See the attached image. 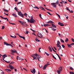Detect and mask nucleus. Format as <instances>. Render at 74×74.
Instances as JSON below:
<instances>
[{
	"mask_svg": "<svg viewBox=\"0 0 74 74\" xmlns=\"http://www.w3.org/2000/svg\"><path fill=\"white\" fill-rule=\"evenodd\" d=\"M31 17V18H30V19L29 20V19H28L27 20L28 23H29V22H30V23H34V22H35L36 21L34 19H33V16H32Z\"/></svg>",
	"mask_w": 74,
	"mask_h": 74,
	"instance_id": "obj_1",
	"label": "nucleus"
},
{
	"mask_svg": "<svg viewBox=\"0 0 74 74\" xmlns=\"http://www.w3.org/2000/svg\"><path fill=\"white\" fill-rule=\"evenodd\" d=\"M0 55L1 56H2L3 59L4 60V61H5V62H6V63H10V62H7V61H6L4 60V59H5V58H6V57H7V56L6 54H4L3 55H1V54H0Z\"/></svg>",
	"mask_w": 74,
	"mask_h": 74,
	"instance_id": "obj_2",
	"label": "nucleus"
},
{
	"mask_svg": "<svg viewBox=\"0 0 74 74\" xmlns=\"http://www.w3.org/2000/svg\"><path fill=\"white\" fill-rule=\"evenodd\" d=\"M13 63H14V62H12L9 65L10 67V69L11 70H12V69H14V67H13V66H12V65H10L12 64H13Z\"/></svg>",
	"mask_w": 74,
	"mask_h": 74,
	"instance_id": "obj_3",
	"label": "nucleus"
},
{
	"mask_svg": "<svg viewBox=\"0 0 74 74\" xmlns=\"http://www.w3.org/2000/svg\"><path fill=\"white\" fill-rule=\"evenodd\" d=\"M18 15H19V16H21V17H22L23 18L24 16L23 14L20 11H18Z\"/></svg>",
	"mask_w": 74,
	"mask_h": 74,
	"instance_id": "obj_4",
	"label": "nucleus"
},
{
	"mask_svg": "<svg viewBox=\"0 0 74 74\" xmlns=\"http://www.w3.org/2000/svg\"><path fill=\"white\" fill-rule=\"evenodd\" d=\"M30 70L31 72L33 74H34H34L36 73V70H35V69L34 68L33 70V69H31Z\"/></svg>",
	"mask_w": 74,
	"mask_h": 74,
	"instance_id": "obj_5",
	"label": "nucleus"
},
{
	"mask_svg": "<svg viewBox=\"0 0 74 74\" xmlns=\"http://www.w3.org/2000/svg\"><path fill=\"white\" fill-rule=\"evenodd\" d=\"M38 37L40 38H42V35L40 33H38L37 34Z\"/></svg>",
	"mask_w": 74,
	"mask_h": 74,
	"instance_id": "obj_6",
	"label": "nucleus"
},
{
	"mask_svg": "<svg viewBox=\"0 0 74 74\" xmlns=\"http://www.w3.org/2000/svg\"><path fill=\"white\" fill-rule=\"evenodd\" d=\"M48 65H49V64L48 63H47L43 67V70H45V69H46V68H47V67Z\"/></svg>",
	"mask_w": 74,
	"mask_h": 74,
	"instance_id": "obj_7",
	"label": "nucleus"
},
{
	"mask_svg": "<svg viewBox=\"0 0 74 74\" xmlns=\"http://www.w3.org/2000/svg\"><path fill=\"white\" fill-rule=\"evenodd\" d=\"M11 52H12V53H18L17 52V51H16V50H13L12 49L11 50H10Z\"/></svg>",
	"mask_w": 74,
	"mask_h": 74,
	"instance_id": "obj_8",
	"label": "nucleus"
},
{
	"mask_svg": "<svg viewBox=\"0 0 74 74\" xmlns=\"http://www.w3.org/2000/svg\"><path fill=\"white\" fill-rule=\"evenodd\" d=\"M59 4V0H57L56 2L55 3H51V4H52V5H54V4Z\"/></svg>",
	"mask_w": 74,
	"mask_h": 74,
	"instance_id": "obj_9",
	"label": "nucleus"
},
{
	"mask_svg": "<svg viewBox=\"0 0 74 74\" xmlns=\"http://www.w3.org/2000/svg\"><path fill=\"white\" fill-rule=\"evenodd\" d=\"M58 24L59 25H60V26H64V24H63L62 23L60 22H59L58 23Z\"/></svg>",
	"mask_w": 74,
	"mask_h": 74,
	"instance_id": "obj_10",
	"label": "nucleus"
},
{
	"mask_svg": "<svg viewBox=\"0 0 74 74\" xmlns=\"http://www.w3.org/2000/svg\"><path fill=\"white\" fill-rule=\"evenodd\" d=\"M46 23H54V22L51 21H50L47 22Z\"/></svg>",
	"mask_w": 74,
	"mask_h": 74,
	"instance_id": "obj_11",
	"label": "nucleus"
},
{
	"mask_svg": "<svg viewBox=\"0 0 74 74\" xmlns=\"http://www.w3.org/2000/svg\"><path fill=\"white\" fill-rule=\"evenodd\" d=\"M18 59L19 60H23V59H22V58L19 57V56H17L16 57V59L17 60H18Z\"/></svg>",
	"mask_w": 74,
	"mask_h": 74,
	"instance_id": "obj_12",
	"label": "nucleus"
},
{
	"mask_svg": "<svg viewBox=\"0 0 74 74\" xmlns=\"http://www.w3.org/2000/svg\"><path fill=\"white\" fill-rule=\"evenodd\" d=\"M18 36H19V37H20V38H21L23 39V40H25V37H22V36H20L19 34H18Z\"/></svg>",
	"mask_w": 74,
	"mask_h": 74,
	"instance_id": "obj_13",
	"label": "nucleus"
},
{
	"mask_svg": "<svg viewBox=\"0 0 74 74\" xmlns=\"http://www.w3.org/2000/svg\"><path fill=\"white\" fill-rule=\"evenodd\" d=\"M5 70L7 72H8V71H11V69H5Z\"/></svg>",
	"mask_w": 74,
	"mask_h": 74,
	"instance_id": "obj_14",
	"label": "nucleus"
},
{
	"mask_svg": "<svg viewBox=\"0 0 74 74\" xmlns=\"http://www.w3.org/2000/svg\"><path fill=\"white\" fill-rule=\"evenodd\" d=\"M48 48L50 52H52V49H51V48L50 46H49Z\"/></svg>",
	"mask_w": 74,
	"mask_h": 74,
	"instance_id": "obj_15",
	"label": "nucleus"
},
{
	"mask_svg": "<svg viewBox=\"0 0 74 74\" xmlns=\"http://www.w3.org/2000/svg\"><path fill=\"white\" fill-rule=\"evenodd\" d=\"M3 42L4 43V45H6L9 46V44L7 42Z\"/></svg>",
	"mask_w": 74,
	"mask_h": 74,
	"instance_id": "obj_16",
	"label": "nucleus"
},
{
	"mask_svg": "<svg viewBox=\"0 0 74 74\" xmlns=\"http://www.w3.org/2000/svg\"><path fill=\"white\" fill-rule=\"evenodd\" d=\"M32 56V58H33L35 59V60H37V58L36 57H35V56Z\"/></svg>",
	"mask_w": 74,
	"mask_h": 74,
	"instance_id": "obj_17",
	"label": "nucleus"
},
{
	"mask_svg": "<svg viewBox=\"0 0 74 74\" xmlns=\"http://www.w3.org/2000/svg\"><path fill=\"white\" fill-rule=\"evenodd\" d=\"M0 17H1V18L2 19H5V20H6L7 19V18L3 17L1 16H0Z\"/></svg>",
	"mask_w": 74,
	"mask_h": 74,
	"instance_id": "obj_18",
	"label": "nucleus"
},
{
	"mask_svg": "<svg viewBox=\"0 0 74 74\" xmlns=\"http://www.w3.org/2000/svg\"><path fill=\"white\" fill-rule=\"evenodd\" d=\"M58 69L59 71H62V67H60Z\"/></svg>",
	"mask_w": 74,
	"mask_h": 74,
	"instance_id": "obj_19",
	"label": "nucleus"
},
{
	"mask_svg": "<svg viewBox=\"0 0 74 74\" xmlns=\"http://www.w3.org/2000/svg\"><path fill=\"white\" fill-rule=\"evenodd\" d=\"M10 37H12V38H16V36H13L12 35H10Z\"/></svg>",
	"mask_w": 74,
	"mask_h": 74,
	"instance_id": "obj_20",
	"label": "nucleus"
},
{
	"mask_svg": "<svg viewBox=\"0 0 74 74\" xmlns=\"http://www.w3.org/2000/svg\"><path fill=\"white\" fill-rule=\"evenodd\" d=\"M40 9H41V10H44V11H45V10L44 9V8L42 7H40Z\"/></svg>",
	"mask_w": 74,
	"mask_h": 74,
	"instance_id": "obj_21",
	"label": "nucleus"
},
{
	"mask_svg": "<svg viewBox=\"0 0 74 74\" xmlns=\"http://www.w3.org/2000/svg\"><path fill=\"white\" fill-rule=\"evenodd\" d=\"M56 55H57V56H58V57L59 58L60 60H61V58H60V56H59V55L57 53H56Z\"/></svg>",
	"mask_w": 74,
	"mask_h": 74,
	"instance_id": "obj_22",
	"label": "nucleus"
},
{
	"mask_svg": "<svg viewBox=\"0 0 74 74\" xmlns=\"http://www.w3.org/2000/svg\"><path fill=\"white\" fill-rule=\"evenodd\" d=\"M4 74V73L2 70L0 69V74Z\"/></svg>",
	"mask_w": 74,
	"mask_h": 74,
	"instance_id": "obj_23",
	"label": "nucleus"
},
{
	"mask_svg": "<svg viewBox=\"0 0 74 74\" xmlns=\"http://www.w3.org/2000/svg\"><path fill=\"white\" fill-rule=\"evenodd\" d=\"M52 26H53V27H54L55 28H56V25H55L53 24H51Z\"/></svg>",
	"mask_w": 74,
	"mask_h": 74,
	"instance_id": "obj_24",
	"label": "nucleus"
},
{
	"mask_svg": "<svg viewBox=\"0 0 74 74\" xmlns=\"http://www.w3.org/2000/svg\"><path fill=\"white\" fill-rule=\"evenodd\" d=\"M40 58H41V56H38L37 57V59H38V60L40 62H41V60H40L39 59H40Z\"/></svg>",
	"mask_w": 74,
	"mask_h": 74,
	"instance_id": "obj_25",
	"label": "nucleus"
},
{
	"mask_svg": "<svg viewBox=\"0 0 74 74\" xmlns=\"http://www.w3.org/2000/svg\"><path fill=\"white\" fill-rule=\"evenodd\" d=\"M12 15H13V16H15V17H17V16L14 13L12 14Z\"/></svg>",
	"mask_w": 74,
	"mask_h": 74,
	"instance_id": "obj_26",
	"label": "nucleus"
},
{
	"mask_svg": "<svg viewBox=\"0 0 74 74\" xmlns=\"http://www.w3.org/2000/svg\"><path fill=\"white\" fill-rule=\"evenodd\" d=\"M61 1L64 4H66V3H67V2L66 1H64L63 0H61Z\"/></svg>",
	"mask_w": 74,
	"mask_h": 74,
	"instance_id": "obj_27",
	"label": "nucleus"
},
{
	"mask_svg": "<svg viewBox=\"0 0 74 74\" xmlns=\"http://www.w3.org/2000/svg\"><path fill=\"white\" fill-rule=\"evenodd\" d=\"M68 41H69V39H68V38H66L65 40V42H68Z\"/></svg>",
	"mask_w": 74,
	"mask_h": 74,
	"instance_id": "obj_28",
	"label": "nucleus"
},
{
	"mask_svg": "<svg viewBox=\"0 0 74 74\" xmlns=\"http://www.w3.org/2000/svg\"><path fill=\"white\" fill-rule=\"evenodd\" d=\"M3 10H4V11H5L7 12H8V10L5 9H3Z\"/></svg>",
	"mask_w": 74,
	"mask_h": 74,
	"instance_id": "obj_29",
	"label": "nucleus"
},
{
	"mask_svg": "<svg viewBox=\"0 0 74 74\" xmlns=\"http://www.w3.org/2000/svg\"><path fill=\"white\" fill-rule=\"evenodd\" d=\"M52 5H53V7H54V8H56V5H55V4H54V5L51 4Z\"/></svg>",
	"mask_w": 74,
	"mask_h": 74,
	"instance_id": "obj_30",
	"label": "nucleus"
},
{
	"mask_svg": "<svg viewBox=\"0 0 74 74\" xmlns=\"http://www.w3.org/2000/svg\"><path fill=\"white\" fill-rule=\"evenodd\" d=\"M33 55H34V56H38V54H37V53H36V54H34Z\"/></svg>",
	"mask_w": 74,
	"mask_h": 74,
	"instance_id": "obj_31",
	"label": "nucleus"
},
{
	"mask_svg": "<svg viewBox=\"0 0 74 74\" xmlns=\"http://www.w3.org/2000/svg\"><path fill=\"white\" fill-rule=\"evenodd\" d=\"M35 40L36 41H37V42H40V40L37 39H35Z\"/></svg>",
	"mask_w": 74,
	"mask_h": 74,
	"instance_id": "obj_32",
	"label": "nucleus"
},
{
	"mask_svg": "<svg viewBox=\"0 0 74 74\" xmlns=\"http://www.w3.org/2000/svg\"><path fill=\"white\" fill-rule=\"evenodd\" d=\"M71 45H69V44H67V46L68 47H69V48H71Z\"/></svg>",
	"mask_w": 74,
	"mask_h": 74,
	"instance_id": "obj_33",
	"label": "nucleus"
},
{
	"mask_svg": "<svg viewBox=\"0 0 74 74\" xmlns=\"http://www.w3.org/2000/svg\"><path fill=\"white\" fill-rule=\"evenodd\" d=\"M33 8H36V9H38V10H39L40 9V8H39L37 7V6H35V7H33Z\"/></svg>",
	"mask_w": 74,
	"mask_h": 74,
	"instance_id": "obj_34",
	"label": "nucleus"
},
{
	"mask_svg": "<svg viewBox=\"0 0 74 74\" xmlns=\"http://www.w3.org/2000/svg\"><path fill=\"white\" fill-rule=\"evenodd\" d=\"M57 71L58 73V74H60V71H60L59 70H57Z\"/></svg>",
	"mask_w": 74,
	"mask_h": 74,
	"instance_id": "obj_35",
	"label": "nucleus"
},
{
	"mask_svg": "<svg viewBox=\"0 0 74 74\" xmlns=\"http://www.w3.org/2000/svg\"><path fill=\"white\" fill-rule=\"evenodd\" d=\"M39 16L41 19H42V18L41 17V14H39Z\"/></svg>",
	"mask_w": 74,
	"mask_h": 74,
	"instance_id": "obj_36",
	"label": "nucleus"
},
{
	"mask_svg": "<svg viewBox=\"0 0 74 74\" xmlns=\"http://www.w3.org/2000/svg\"><path fill=\"white\" fill-rule=\"evenodd\" d=\"M60 40L61 41V42L63 43L64 42V40H62V39H60Z\"/></svg>",
	"mask_w": 74,
	"mask_h": 74,
	"instance_id": "obj_37",
	"label": "nucleus"
},
{
	"mask_svg": "<svg viewBox=\"0 0 74 74\" xmlns=\"http://www.w3.org/2000/svg\"><path fill=\"white\" fill-rule=\"evenodd\" d=\"M27 14H26V13H25L24 14V16H26V17H27Z\"/></svg>",
	"mask_w": 74,
	"mask_h": 74,
	"instance_id": "obj_38",
	"label": "nucleus"
},
{
	"mask_svg": "<svg viewBox=\"0 0 74 74\" xmlns=\"http://www.w3.org/2000/svg\"><path fill=\"white\" fill-rule=\"evenodd\" d=\"M25 34H27L29 33L28 32V31H26L25 32Z\"/></svg>",
	"mask_w": 74,
	"mask_h": 74,
	"instance_id": "obj_39",
	"label": "nucleus"
},
{
	"mask_svg": "<svg viewBox=\"0 0 74 74\" xmlns=\"http://www.w3.org/2000/svg\"><path fill=\"white\" fill-rule=\"evenodd\" d=\"M56 14L58 15V16L59 19H60V15L57 14L56 13Z\"/></svg>",
	"mask_w": 74,
	"mask_h": 74,
	"instance_id": "obj_40",
	"label": "nucleus"
},
{
	"mask_svg": "<svg viewBox=\"0 0 74 74\" xmlns=\"http://www.w3.org/2000/svg\"><path fill=\"white\" fill-rule=\"evenodd\" d=\"M23 26H27V24H23Z\"/></svg>",
	"mask_w": 74,
	"mask_h": 74,
	"instance_id": "obj_41",
	"label": "nucleus"
},
{
	"mask_svg": "<svg viewBox=\"0 0 74 74\" xmlns=\"http://www.w3.org/2000/svg\"><path fill=\"white\" fill-rule=\"evenodd\" d=\"M51 48H52V49L53 51H54V52H55L56 53V51H55V50H54V49H53V48L52 47H51Z\"/></svg>",
	"mask_w": 74,
	"mask_h": 74,
	"instance_id": "obj_42",
	"label": "nucleus"
},
{
	"mask_svg": "<svg viewBox=\"0 0 74 74\" xmlns=\"http://www.w3.org/2000/svg\"><path fill=\"white\" fill-rule=\"evenodd\" d=\"M52 57L54 58V59H56V60H57L56 58L55 57V56H54L52 55Z\"/></svg>",
	"mask_w": 74,
	"mask_h": 74,
	"instance_id": "obj_43",
	"label": "nucleus"
},
{
	"mask_svg": "<svg viewBox=\"0 0 74 74\" xmlns=\"http://www.w3.org/2000/svg\"><path fill=\"white\" fill-rule=\"evenodd\" d=\"M18 22H19L20 23H21V24H23V23H22V21H19V20H18Z\"/></svg>",
	"mask_w": 74,
	"mask_h": 74,
	"instance_id": "obj_44",
	"label": "nucleus"
},
{
	"mask_svg": "<svg viewBox=\"0 0 74 74\" xmlns=\"http://www.w3.org/2000/svg\"><path fill=\"white\" fill-rule=\"evenodd\" d=\"M41 49V47H40L39 48L38 51H39V52H41V51H40V49Z\"/></svg>",
	"mask_w": 74,
	"mask_h": 74,
	"instance_id": "obj_45",
	"label": "nucleus"
},
{
	"mask_svg": "<svg viewBox=\"0 0 74 74\" xmlns=\"http://www.w3.org/2000/svg\"><path fill=\"white\" fill-rule=\"evenodd\" d=\"M45 54H46V55H47V56H49V54L48 53H47L46 52H45Z\"/></svg>",
	"mask_w": 74,
	"mask_h": 74,
	"instance_id": "obj_46",
	"label": "nucleus"
},
{
	"mask_svg": "<svg viewBox=\"0 0 74 74\" xmlns=\"http://www.w3.org/2000/svg\"><path fill=\"white\" fill-rule=\"evenodd\" d=\"M70 69L71 70H74V69H73V68L72 67H71L70 68Z\"/></svg>",
	"mask_w": 74,
	"mask_h": 74,
	"instance_id": "obj_47",
	"label": "nucleus"
},
{
	"mask_svg": "<svg viewBox=\"0 0 74 74\" xmlns=\"http://www.w3.org/2000/svg\"><path fill=\"white\" fill-rule=\"evenodd\" d=\"M70 74H74V73L72 71L70 72Z\"/></svg>",
	"mask_w": 74,
	"mask_h": 74,
	"instance_id": "obj_48",
	"label": "nucleus"
},
{
	"mask_svg": "<svg viewBox=\"0 0 74 74\" xmlns=\"http://www.w3.org/2000/svg\"><path fill=\"white\" fill-rule=\"evenodd\" d=\"M57 44H60V42H59V41L58 40Z\"/></svg>",
	"mask_w": 74,
	"mask_h": 74,
	"instance_id": "obj_49",
	"label": "nucleus"
},
{
	"mask_svg": "<svg viewBox=\"0 0 74 74\" xmlns=\"http://www.w3.org/2000/svg\"><path fill=\"white\" fill-rule=\"evenodd\" d=\"M52 30H53V31H55V30H56V29H55L54 28H52Z\"/></svg>",
	"mask_w": 74,
	"mask_h": 74,
	"instance_id": "obj_50",
	"label": "nucleus"
},
{
	"mask_svg": "<svg viewBox=\"0 0 74 74\" xmlns=\"http://www.w3.org/2000/svg\"><path fill=\"white\" fill-rule=\"evenodd\" d=\"M47 13L48 14H49V15H52V14H51V13H49V12H47Z\"/></svg>",
	"mask_w": 74,
	"mask_h": 74,
	"instance_id": "obj_51",
	"label": "nucleus"
},
{
	"mask_svg": "<svg viewBox=\"0 0 74 74\" xmlns=\"http://www.w3.org/2000/svg\"><path fill=\"white\" fill-rule=\"evenodd\" d=\"M69 12H70L71 13H73V11L72 10H69Z\"/></svg>",
	"mask_w": 74,
	"mask_h": 74,
	"instance_id": "obj_52",
	"label": "nucleus"
},
{
	"mask_svg": "<svg viewBox=\"0 0 74 74\" xmlns=\"http://www.w3.org/2000/svg\"><path fill=\"white\" fill-rule=\"evenodd\" d=\"M14 10H15L16 11H17L18 12V9L16 8V7L14 8Z\"/></svg>",
	"mask_w": 74,
	"mask_h": 74,
	"instance_id": "obj_53",
	"label": "nucleus"
},
{
	"mask_svg": "<svg viewBox=\"0 0 74 74\" xmlns=\"http://www.w3.org/2000/svg\"><path fill=\"white\" fill-rule=\"evenodd\" d=\"M62 46L63 48H65V46L64 45H62Z\"/></svg>",
	"mask_w": 74,
	"mask_h": 74,
	"instance_id": "obj_54",
	"label": "nucleus"
},
{
	"mask_svg": "<svg viewBox=\"0 0 74 74\" xmlns=\"http://www.w3.org/2000/svg\"><path fill=\"white\" fill-rule=\"evenodd\" d=\"M4 28H5V27H4V26H2L1 29H4Z\"/></svg>",
	"mask_w": 74,
	"mask_h": 74,
	"instance_id": "obj_55",
	"label": "nucleus"
},
{
	"mask_svg": "<svg viewBox=\"0 0 74 74\" xmlns=\"http://www.w3.org/2000/svg\"><path fill=\"white\" fill-rule=\"evenodd\" d=\"M56 45H57V47H59V45H59V44H57Z\"/></svg>",
	"mask_w": 74,
	"mask_h": 74,
	"instance_id": "obj_56",
	"label": "nucleus"
},
{
	"mask_svg": "<svg viewBox=\"0 0 74 74\" xmlns=\"http://www.w3.org/2000/svg\"><path fill=\"white\" fill-rule=\"evenodd\" d=\"M21 3H22V2H20L18 3H17V4H21Z\"/></svg>",
	"mask_w": 74,
	"mask_h": 74,
	"instance_id": "obj_57",
	"label": "nucleus"
},
{
	"mask_svg": "<svg viewBox=\"0 0 74 74\" xmlns=\"http://www.w3.org/2000/svg\"><path fill=\"white\" fill-rule=\"evenodd\" d=\"M9 23H10V24H12V25H16L15 24H14V23H10V21H9Z\"/></svg>",
	"mask_w": 74,
	"mask_h": 74,
	"instance_id": "obj_58",
	"label": "nucleus"
},
{
	"mask_svg": "<svg viewBox=\"0 0 74 74\" xmlns=\"http://www.w3.org/2000/svg\"><path fill=\"white\" fill-rule=\"evenodd\" d=\"M9 45H10V46L11 47H12V48L13 47V46L12 45H11V44H9Z\"/></svg>",
	"mask_w": 74,
	"mask_h": 74,
	"instance_id": "obj_59",
	"label": "nucleus"
},
{
	"mask_svg": "<svg viewBox=\"0 0 74 74\" xmlns=\"http://www.w3.org/2000/svg\"><path fill=\"white\" fill-rule=\"evenodd\" d=\"M39 67L40 68H42V67H43V66H42L41 65V66H40V64H39Z\"/></svg>",
	"mask_w": 74,
	"mask_h": 74,
	"instance_id": "obj_60",
	"label": "nucleus"
},
{
	"mask_svg": "<svg viewBox=\"0 0 74 74\" xmlns=\"http://www.w3.org/2000/svg\"><path fill=\"white\" fill-rule=\"evenodd\" d=\"M62 48H58V51H59L60 50V49H61Z\"/></svg>",
	"mask_w": 74,
	"mask_h": 74,
	"instance_id": "obj_61",
	"label": "nucleus"
},
{
	"mask_svg": "<svg viewBox=\"0 0 74 74\" xmlns=\"http://www.w3.org/2000/svg\"><path fill=\"white\" fill-rule=\"evenodd\" d=\"M66 9L67 10H68V11H70V10L69 9L67 8H66Z\"/></svg>",
	"mask_w": 74,
	"mask_h": 74,
	"instance_id": "obj_62",
	"label": "nucleus"
},
{
	"mask_svg": "<svg viewBox=\"0 0 74 74\" xmlns=\"http://www.w3.org/2000/svg\"><path fill=\"white\" fill-rule=\"evenodd\" d=\"M71 45H74V43H72L70 44Z\"/></svg>",
	"mask_w": 74,
	"mask_h": 74,
	"instance_id": "obj_63",
	"label": "nucleus"
},
{
	"mask_svg": "<svg viewBox=\"0 0 74 74\" xmlns=\"http://www.w3.org/2000/svg\"><path fill=\"white\" fill-rule=\"evenodd\" d=\"M71 40H72V41L73 42L74 41V39L73 38H72L71 39Z\"/></svg>",
	"mask_w": 74,
	"mask_h": 74,
	"instance_id": "obj_64",
	"label": "nucleus"
}]
</instances>
